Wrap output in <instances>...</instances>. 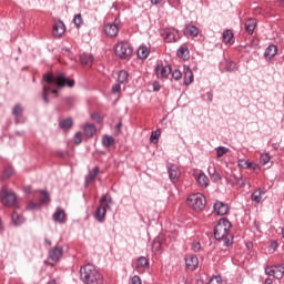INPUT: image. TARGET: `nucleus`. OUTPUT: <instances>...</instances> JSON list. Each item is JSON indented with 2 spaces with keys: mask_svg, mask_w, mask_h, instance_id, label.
Masks as SVG:
<instances>
[{
  "mask_svg": "<svg viewBox=\"0 0 284 284\" xmlns=\"http://www.w3.org/2000/svg\"><path fill=\"white\" fill-rule=\"evenodd\" d=\"M27 207L28 210H41V204L31 201L28 203Z\"/></svg>",
  "mask_w": 284,
  "mask_h": 284,
  "instance_id": "de8ad7c7",
  "label": "nucleus"
},
{
  "mask_svg": "<svg viewBox=\"0 0 284 284\" xmlns=\"http://www.w3.org/2000/svg\"><path fill=\"white\" fill-rule=\"evenodd\" d=\"M178 57L180 59H184V61L190 59V50L187 49V47L185 45L180 47L178 49Z\"/></svg>",
  "mask_w": 284,
  "mask_h": 284,
  "instance_id": "c85d7f7f",
  "label": "nucleus"
},
{
  "mask_svg": "<svg viewBox=\"0 0 284 284\" xmlns=\"http://www.w3.org/2000/svg\"><path fill=\"white\" fill-rule=\"evenodd\" d=\"M14 174V169L12 166H7L1 175V181H6L8 179H10V176H12Z\"/></svg>",
  "mask_w": 284,
  "mask_h": 284,
  "instance_id": "473e14b6",
  "label": "nucleus"
},
{
  "mask_svg": "<svg viewBox=\"0 0 284 284\" xmlns=\"http://www.w3.org/2000/svg\"><path fill=\"white\" fill-rule=\"evenodd\" d=\"M43 80L47 83L42 87V99L44 103H50V93L55 97L59 94V90H57V88H65V85H68V88H74V80H69L63 75L53 78L52 74L44 73Z\"/></svg>",
  "mask_w": 284,
  "mask_h": 284,
  "instance_id": "f257e3e1",
  "label": "nucleus"
},
{
  "mask_svg": "<svg viewBox=\"0 0 284 284\" xmlns=\"http://www.w3.org/2000/svg\"><path fill=\"white\" fill-rule=\"evenodd\" d=\"M195 179L201 187L210 186V178H207V175H205L203 171H200Z\"/></svg>",
  "mask_w": 284,
  "mask_h": 284,
  "instance_id": "f3484780",
  "label": "nucleus"
},
{
  "mask_svg": "<svg viewBox=\"0 0 284 284\" xmlns=\"http://www.w3.org/2000/svg\"><path fill=\"white\" fill-rule=\"evenodd\" d=\"M122 126H123V124L120 122V123H118V124L115 125V129H116V130H121Z\"/></svg>",
  "mask_w": 284,
  "mask_h": 284,
  "instance_id": "69168bd1",
  "label": "nucleus"
},
{
  "mask_svg": "<svg viewBox=\"0 0 284 284\" xmlns=\"http://www.w3.org/2000/svg\"><path fill=\"white\" fill-rule=\"evenodd\" d=\"M185 266L186 270L194 272V270L199 267V257H196V255H187L185 257Z\"/></svg>",
  "mask_w": 284,
  "mask_h": 284,
  "instance_id": "4468645a",
  "label": "nucleus"
},
{
  "mask_svg": "<svg viewBox=\"0 0 284 284\" xmlns=\"http://www.w3.org/2000/svg\"><path fill=\"white\" fill-rule=\"evenodd\" d=\"M184 34H189V37H199V29L194 24H186Z\"/></svg>",
  "mask_w": 284,
  "mask_h": 284,
  "instance_id": "a878e982",
  "label": "nucleus"
},
{
  "mask_svg": "<svg viewBox=\"0 0 284 284\" xmlns=\"http://www.w3.org/2000/svg\"><path fill=\"white\" fill-rule=\"evenodd\" d=\"M112 205V195L103 194L100 199V206L97 209L94 217L99 223H103L108 210Z\"/></svg>",
  "mask_w": 284,
  "mask_h": 284,
  "instance_id": "7ed1b4c3",
  "label": "nucleus"
},
{
  "mask_svg": "<svg viewBox=\"0 0 284 284\" xmlns=\"http://www.w3.org/2000/svg\"><path fill=\"white\" fill-rule=\"evenodd\" d=\"M136 270L145 272V270H150V261L148 257L140 256L136 261Z\"/></svg>",
  "mask_w": 284,
  "mask_h": 284,
  "instance_id": "a211bd4d",
  "label": "nucleus"
},
{
  "mask_svg": "<svg viewBox=\"0 0 284 284\" xmlns=\"http://www.w3.org/2000/svg\"><path fill=\"white\" fill-rule=\"evenodd\" d=\"M194 82V73L192 72V69H190L189 65H184V84L190 85Z\"/></svg>",
  "mask_w": 284,
  "mask_h": 284,
  "instance_id": "6ab92c4d",
  "label": "nucleus"
},
{
  "mask_svg": "<svg viewBox=\"0 0 284 284\" xmlns=\"http://www.w3.org/2000/svg\"><path fill=\"white\" fill-rule=\"evenodd\" d=\"M150 54V49H148L145 45H140L138 49V57L139 59H148Z\"/></svg>",
  "mask_w": 284,
  "mask_h": 284,
  "instance_id": "2f4dec72",
  "label": "nucleus"
},
{
  "mask_svg": "<svg viewBox=\"0 0 284 284\" xmlns=\"http://www.w3.org/2000/svg\"><path fill=\"white\" fill-rule=\"evenodd\" d=\"M12 115L16 119V123H19L17 119H21V116H23V106L21 105V103H18L13 106Z\"/></svg>",
  "mask_w": 284,
  "mask_h": 284,
  "instance_id": "b1692460",
  "label": "nucleus"
},
{
  "mask_svg": "<svg viewBox=\"0 0 284 284\" xmlns=\"http://www.w3.org/2000/svg\"><path fill=\"white\" fill-rule=\"evenodd\" d=\"M245 30L248 34H254V30H256V19L250 18L245 22Z\"/></svg>",
  "mask_w": 284,
  "mask_h": 284,
  "instance_id": "412c9836",
  "label": "nucleus"
},
{
  "mask_svg": "<svg viewBox=\"0 0 284 284\" xmlns=\"http://www.w3.org/2000/svg\"><path fill=\"white\" fill-rule=\"evenodd\" d=\"M102 145L104 148H112L114 145V139L111 135H103Z\"/></svg>",
  "mask_w": 284,
  "mask_h": 284,
  "instance_id": "72a5a7b5",
  "label": "nucleus"
},
{
  "mask_svg": "<svg viewBox=\"0 0 284 284\" xmlns=\"http://www.w3.org/2000/svg\"><path fill=\"white\" fill-rule=\"evenodd\" d=\"M237 165L243 170H250V168H252V162H250V160H239Z\"/></svg>",
  "mask_w": 284,
  "mask_h": 284,
  "instance_id": "ea45409f",
  "label": "nucleus"
},
{
  "mask_svg": "<svg viewBox=\"0 0 284 284\" xmlns=\"http://www.w3.org/2000/svg\"><path fill=\"white\" fill-rule=\"evenodd\" d=\"M265 284H274V282L272 281V278L267 277V278L265 280Z\"/></svg>",
  "mask_w": 284,
  "mask_h": 284,
  "instance_id": "0e129e2a",
  "label": "nucleus"
},
{
  "mask_svg": "<svg viewBox=\"0 0 284 284\" xmlns=\"http://www.w3.org/2000/svg\"><path fill=\"white\" fill-rule=\"evenodd\" d=\"M73 125H74V121L72 120V118H67L59 122L60 130H72Z\"/></svg>",
  "mask_w": 284,
  "mask_h": 284,
  "instance_id": "4be33fe9",
  "label": "nucleus"
},
{
  "mask_svg": "<svg viewBox=\"0 0 284 284\" xmlns=\"http://www.w3.org/2000/svg\"><path fill=\"white\" fill-rule=\"evenodd\" d=\"M53 221H55V223H63L65 221V211H63L61 207H58L53 213Z\"/></svg>",
  "mask_w": 284,
  "mask_h": 284,
  "instance_id": "aec40b11",
  "label": "nucleus"
},
{
  "mask_svg": "<svg viewBox=\"0 0 284 284\" xmlns=\"http://www.w3.org/2000/svg\"><path fill=\"white\" fill-rule=\"evenodd\" d=\"M104 33L106 37H110L111 39H114L119 34V26L115 23H108L104 26Z\"/></svg>",
  "mask_w": 284,
  "mask_h": 284,
  "instance_id": "2eb2a0df",
  "label": "nucleus"
},
{
  "mask_svg": "<svg viewBox=\"0 0 284 284\" xmlns=\"http://www.w3.org/2000/svg\"><path fill=\"white\" fill-rule=\"evenodd\" d=\"M153 88L155 92H159V90H161V87L156 82L153 83Z\"/></svg>",
  "mask_w": 284,
  "mask_h": 284,
  "instance_id": "bf43d9fd",
  "label": "nucleus"
},
{
  "mask_svg": "<svg viewBox=\"0 0 284 284\" xmlns=\"http://www.w3.org/2000/svg\"><path fill=\"white\" fill-rule=\"evenodd\" d=\"M169 179L172 183H179V179H181V169L176 164H168L166 166Z\"/></svg>",
  "mask_w": 284,
  "mask_h": 284,
  "instance_id": "9d476101",
  "label": "nucleus"
},
{
  "mask_svg": "<svg viewBox=\"0 0 284 284\" xmlns=\"http://www.w3.org/2000/svg\"><path fill=\"white\" fill-rule=\"evenodd\" d=\"M226 72H234V70H239L236 62H229L225 67Z\"/></svg>",
  "mask_w": 284,
  "mask_h": 284,
  "instance_id": "49530a36",
  "label": "nucleus"
},
{
  "mask_svg": "<svg viewBox=\"0 0 284 284\" xmlns=\"http://www.w3.org/2000/svg\"><path fill=\"white\" fill-rule=\"evenodd\" d=\"M80 280L83 284H102L103 275L93 264H87L80 267Z\"/></svg>",
  "mask_w": 284,
  "mask_h": 284,
  "instance_id": "f03ea898",
  "label": "nucleus"
},
{
  "mask_svg": "<svg viewBox=\"0 0 284 284\" xmlns=\"http://www.w3.org/2000/svg\"><path fill=\"white\" fill-rule=\"evenodd\" d=\"M65 33V24L63 21H58L53 26V36L60 38Z\"/></svg>",
  "mask_w": 284,
  "mask_h": 284,
  "instance_id": "dca6fc26",
  "label": "nucleus"
},
{
  "mask_svg": "<svg viewBox=\"0 0 284 284\" xmlns=\"http://www.w3.org/2000/svg\"><path fill=\"white\" fill-rule=\"evenodd\" d=\"M162 37L166 43H176V40L180 39L179 31L174 28H166L162 31Z\"/></svg>",
  "mask_w": 284,
  "mask_h": 284,
  "instance_id": "1a4fd4ad",
  "label": "nucleus"
},
{
  "mask_svg": "<svg viewBox=\"0 0 284 284\" xmlns=\"http://www.w3.org/2000/svg\"><path fill=\"white\" fill-rule=\"evenodd\" d=\"M47 284H57V280H51Z\"/></svg>",
  "mask_w": 284,
  "mask_h": 284,
  "instance_id": "338daca9",
  "label": "nucleus"
},
{
  "mask_svg": "<svg viewBox=\"0 0 284 284\" xmlns=\"http://www.w3.org/2000/svg\"><path fill=\"white\" fill-rule=\"evenodd\" d=\"M73 23L77 28H81V26H83V17L81 13L74 16Z\"/></svg>",
  "mask_w": 284,
  "mask_h": 284,
  "instance_id": "a19ab883",
  "label": "nucleus"
},
{
  "mask_svg": "<svg viewBox=\"0 0 284 284\" xmlns=\"http://www.w3.org/2000/svg\"><path fill=\"white\" fill-rule=\"evenodd\" d=\"M159 136H161V131H153L150 136L151 143H159Z\"/></svg>",
  "mask_w": 284,
  "mask_h": 284,
  "instance_id": "a18cd8bd",
  "label": "nucleus"
},
{
  "mask_svg": "<svg viewBox=\"0 0 284 284\" xmlns=\"http://www.w3.org/2000/svg\"><path fill=\"white\" fill-rule=\"evenodd\" d=\"M73 141L75 145H81V143H83V133L77 132L73 136Z\"/></svg>",
  "mask_w": 284,
  "mask_h": 284,
  "instance_id": "c03bdc74",
  "label": "nucleus"
},
{
  "mask_svg": "<svg viewBox=\"0 0 284 284\" xmlns=\"http://www.w3.org/2000/svg\"><path fill=\"white\" fill-rule=\"evenodd\" d=\"M227 152H230L229 148H225V146L216 148V155L219 159H221V156H223L224 154H227Z\"/></svg>",
  "mask_w": 284,
  "mask_h": 284,
  "instance_id": "79ce46f5",
  "label": "nucleus"
},
{
  "mask_svg": "<svg viewBox=\"0 0 284 284\" xmlns=\"http://www.w3.org/2000/svg\"><path fill=\"white\" fill-rule=\"evenodd\" d=\"M155 74H156L158 79H168V77H170V74H172V67L158 64L155 67Z\"/></svg>",
  "mask_w": 284,
  "mask_h": 284,
  "instance_id": "9b49d317",
  "label": "nucleus"
},
{
  "mask_svg": "<svg viewBox=\"0 0 284 284\" xmlns=\"http://www.w3.org/2000/svg\"><path fill=\"white\" fill-rule=\"evenodd\" d=\"M189 207H192L195 212H201V210L205 209V205L207 204V200L205 199V195L202 193H194L189 195L187 197Z\"/></svg>",
  "mask_w": 284,
  "mask_h": 284,
  "instance_id": "39448f33",
  "label": "nucleus"
},
{
  "mask_svg": "<svg viewBox=\"0 0 284 284\" xmlns=\"http://www.w3.org/2000/svg\"><path fill=\"white\" fill-rule=\"evenodd\" d=\"M91 119L97 123H103V118H101V115H99L98 113L91 114Z\"/></svg>",
  "mask_w": 284,
  "mask_h": 284,
  "instance_id": "8fccbe9b",
  "label": "nucleus"
},
{
  "mask_svg": "<svg viewBox=\"0 0 284 284\" xmlns=\"http://www.w3.org/2000/svg\"><path fill=\"white\" fill-rule=\"evenodd\" d=\"M276 52H278V49L276 48V45L271 44L266 48L264 52V57L265 59H274V57H276Z\"/></svg>",
  "mask_w": 284,
  "mask_h": 284,
  "instance_id": "5701e85b",
  "label": "nucleus"
},
{
  "mask_svg": "<svg viewBox=\"0 0 284 284\" xmlns=\"http://www.w3.org/2000/svg\"><path fill=\"white\" fill-rule=\"evenodd\" d=\"M84 134L88 139H92L97 134V126L94 124H87L84 126Z\"/></svg>",
  "mask_w": 284,
  "mask_h": 284,
  "instance_id": "cd10ccee",
  "label": "nucleus"
},
{
  "mask_svg": "<svg viewBox=\"0 0 284 284\" xmlns=\"http://www.w3.org/2000/svg\"><path fill=\"white\" fill-rule=\"evenodd\" d=\"M134 49L130 42L121 41L114 45V53L119 57V59H130Z\"/></svg>",
  "mask_w": 284,
  "mask_h": 284,
  "instance_id": "423d86ee",
  "label": "nucleus"
},
{
  "mask_svg": "<svg viewBox=\"0 0 284 284\" xmlns=\"http://www.w3.org/2000/svg\"><path fill=\"white\" fill-rule=\"evenodd\" d=\"M263 194H265V191H262L261 189L255 190L251 194V201H253L254 203H261L263 201Z\"/></svg>",
  "mask_w": 284,
  "mask_h": 284,
  "instance_id": "393cba45",
  "label": "nucleus"
},
{
  "mask_svg": "<svg viewBox=\"0 0 284 284\" xmlns=\"http://www.w3.org/2000/svg\"><path fill=\"white\" fill-rule=\"evenodd\" d=\"M152 6H159L163 0H150Z\"/></svg>",
  "mask_w": 284,
  "mask_h": 284,
  "instance_id": "052dcab7",
  "label": "nucleus"
},
{
  "mask_svg": "<svg viewBox=\"0 0 284 284\" xmlns=\"http://www.w3.org/2000/svg\"><path fill=\"white\" fill-rule=\"evenodd\" d=\"M40 203H50V193H48V191L42 190L40 191Z\"/></svg>",
  "mask_w": 284,
  "mask_h": 284,
  "instance_id": "58836bf2",
  "label": "nucleus"
},
{
  "mask_svg": "<svg viewBox=\"0 0 284 284\" xmlns=\"http://www.w3.org/2000/svg\"><path fill=\"white\" fill-rule=\"evenodd\" d=\"M183 77V73H181V70L175 69L172 72V78L174 79V81H180V79Z\"/></svg>",
  "mask_w": 284,
  "mask_h": 284,
  "instance_id": "09e8293b",
  "label": "nucleus"
},
{
  "mask_svg": "<svg viewBox=\"0 0 284 284\" xmlns=\"http://www.w3.org/2000/svg\"><path fill=\"white\" fill-rule=\"evenodd\" d=\"M131 284H141V277L139 275H134L131 278Z\"/></svg>",
  "mask_w": 284,
  "mask_h": 284,
  "instance_id": "5fc2aeb1",
  "label": "nucleus"
},
{
  "mask_svg": "<svg viewBox=\"0 0 284 284\" xmlns=\"http://www.w3.org/2000/svg\"><path fill=\"white\" fill-rule=\"evenodd\" d=\"M70 52V49L68 48H62V54H68Z\"/></svg>",
  "mask_w": 284,
  "mask_h": 284,
  "instance_id": "680f3d73",
  "label": "nucleus"
},
{
  "mask_svg": "<svg viewBox=\"0 0 284 284\" xmlns=\"http://www.w3.org/2000/svg\"><path fill=\"white\" fill-rule=\"evenodd\" d=\"M128 71L121 70L118 74V81L119 83H128Z\"/></svg>",
  "mask_w": 284,
  "mask_h": 284,
  "instance_id": "e433bc0d",
  "label": "nucleus"
},
{
  "mask_svg": "<svg viewBox=\"0 0 284 284\" xmlns=\"http://www.w3.org/2000/svg\"><path fill=\"white\" fill-rule=\"evenodd\" d=\"M169 6H171V8H179L181 0H169Z\"/></svg>",
  "mask_w": 284,
  "mask_h": 284,
  "instance_id": "603ef678",
  "label": "nucleus"
},
{
  "mask_svg": "<svg viewBox=\"0 0 284 284\" xmlns=\"http://www.w3.org/2000/svg\"><path fill=\"white\" fill-rule=\"evenodd\" d=\"M221 241H223L224 247H231V245L234 243V236L230 233L229 235L221 239Z\"/></svg>",
  "mask_w": 284,
  "mask_h": 284,
  "instance_id": "f704fd0d",
  "label": "nucleus"
},
{
  "mask_svg": "<svg viewBox=\"0 0 284 284\" xmlns=\"http://www.w3.org/2000/svg\"><path fill=\"white\" fill-rule=\"evenodd\" d=\"M192 250H193V252H200L201 251V243L194 242L192 244Z\"/></svg>",
  "mask_w": 284,
  "mask_h": 284,
  "instance_id": "864d4df0",
  "label": "nucleus"
},
{
  "mask_svg": "<svg viewBox=\"0 0 284 284\" xmlns=\"http://www.w3.org/2000/svg\"><path fill=\"white\" fill-rule=\"evenodd\" d=\"M280 8H284V0H277Z\"/></svg>",
  "mask_w": 284,
  "mask_h": 284,
  "instance_id": "e2e57ef3",
  "label": "nucleus"
},
{
  "mask_svg": "<svg viewBox=\"0 0 284 284\" xmlns=\"http://www.w3.org/2000/svg\"><path fill=\"white\" fill-rule=\"evenodd\" d=\"M213 210L219 216H225V214L230 212V206L221 201H217L214 203Z\"/></svg>",
  "mask_w": 284,
  "mask_h": 284,
  "instance_id": "ddd939ff",
  "label": "nucleus"
},
{
  "mask_svg": "<svg viewBox=\"0 0 284 284\" xmlns=\"http://www.w3.org/2000/svg\"><path fill=\"white\" fill-rule=\"evenodd\" d=\"M0 199L6 207H14L17 205V194L6 187L0 191Z\"/></svg>",
  "mask_w": 284,
  "mask_h": 284,
  "instance_id": "0eeeda50",
  "label": "nucleus"
},
{
  "mask_svg": "<svg viewBox=\"0 0 284 284\" xmlns=\"http://www.w3.org/2000/svg\"><path fill=\"white\" fill-rule=\"evenodd\" d=\"M272 156H270V153H264L261 154L260 156V162L262 163V165H267V163H270Z\"/></svg>",
  "mask_w": 284,
  "mask_h": 284,
  "instance_id": "37998d69",
  "label": "nucleus"
},
{
  "mask_svg": "<svg viewBox=\"0 0 284 284\" xmlns=\"http://www.w3.org/2000/svg\"><path fill=\"white\" fill-rule=\"evenodd\" d=\"M231 229H232V223H230V220L222 217L214 227V236L216 241H221V239H225V236L230 234Z\"/></svg>",
  "mask_w": 284,
  "mask_h": 284,
  "instance_id": "20e7f679",
  "label": "nucleus"
},
{
  "mask_svg": "<svg viewBox=\"0 0 284 284\" xmlns=\"http://www.w3.org/2000/svg\"><path fill=\"white\" fill-rule=\"evenodd\" d=\"M207 171H209L210 176L212 178V180L215 183L221 181V174H219V172H216V169L209 168Z\"/></svg>",
  "mask_w": 284,
  "mask_h": 284,
  "instance_id": "c9c22d12",
  "label": "nucleus"
},
{
  "mask_svg": "<svg viewBox=\"0 0 284 284\" xmlns=\"http://www.w3.org/2000/svg\"><path fill=\"white\" fill-rule=\"evenodd\" d=\"M99 172L100 169L99 166H95L92 171H90L88 173V175L85 176V182L87 183H92V181H94V179H97V176H99Z\"/></svg>",
  "mask_w": 284,
  "mask_h": 284,
  "instance_id": "c756f323",
  "label": "nucleus"
},
{
  "mask_svg": "<svg viewBox=\"0 0 284 284\" xmlns=\"http://www.w3.org/2000/svg\"><path fill=\"white\" fill-rule=\"evenodd\" d=\"M264 272L267 276H273V278H277L281 281L284 276V266L283 265H267L264 268Z\"/></svg>",
  "mask_w": 284,
  "mask_h": 284,
  "instance_id": "6e6552de",
  "label": "nucleus"
},
{
  "mask_svg": "<svg viewBox=\"0 0 284 284\" xmlns=\"http://www.w3.org/2000/svg\"><path fill=\"white\" fill-rule=\"evenodd\" d=\"M23 216L19 215L17 211L12 213V222L14 223V225H21L23 224Z\"/></svg>",
  "mask_w": 284,
  "mask_h": 284,
  "instance_id": "4c0bfd02",
  "label": "nucleus"
},
{
  "mask_svg": "<svg viewBox=\"0 0 284 284\" xmlns=\"http://www.w3.org/2000/svg\"><path fill=\"white\" fill-rule=\"evenodd\" d=\"M154 252H161V242L156 241L153 243Z\"/></svg>",
  "mask_w": 284,
  "mask_h": 284,
  "instance_id": "6e6d98bb",
  "label": "nucleus"
},
{
  "mask_svg": "<svg viewBox=\"0 0 284 284\" xmlns=\"http://www.w3.org/2000/svg\"><path fill=\"white\" fill-rule=\"evenodd\" d=\"M182 281L184 282V284H187V278L185 276L182 277Z\"/></svg>",
  "mask_w": 284,
  "mask_h": 284,
  "instance_id": "774afa93",
  "label": "nucleus"
},
{
  "mask_svg": "<svg viewBox=\"0 0 284 284\" xmlns=\"http://www.w3.org/2000/svg\"><path fill=\"white\" fill-rule=\"evenodd\" d=\"M80 61L82 65H92L94 58L90 53H83L80 55Z\"/></svg>",
  "mask_w": 284,
  "mask_h": 284,
  "instance_id": "bb28decb",
  "label": "nucleus"
},
{
  "mask_svg": "<svg viewBox=\"0 0 284 284\" xmlns=\"http://www.w3.org/2000/svg\"><path fill=\"white\" fill-rule=\"evenodd\" d=\"M64 101H65L67 105H69V108H72V105H74L73 98H65Z\"/></svg>",
  "mask_w": 284,
  "mask_h": 284,
  "instance_id": "4d7b16f0",
  "label": "nucleus"
},
{
  "mask_svg": "<svg viewBox=\"0 0 284 284\" xmlns=\"http://www.w3.org/2000/svg\"><path fill=\"white\" fill-rule=\"evenodd\" d=\"M207 101L212 102V99H214V94L212 92H206Z\"/></svg>",
  "mask_w": 284,
  "mask_h": 284,
  "instance_id": "13d9d810",
  "label": "nucleus"
},
{
  "mask_svg": "<svg viewBox=\"0 0 284 284\" xmlns=\"http://www.w3.org/2000/svg\"><path fill=\"white\" fill-rule=\"evenodd\" d=\"M223 43H232V39H234V32L232 30L226 29L222 34Z\"/></svg>",
  "mask_w": 284,
  "mask_h": 284,
  "instance_id": "7c9ffc66",
  "label": "nucleus"
},
{
  "mask_svg": "<svg viewBox=\"0 0 284 284\" xmlns=\"http://www.w3.org/2000/svg\"><path fill=\"white\" fill-rule=\"evenodd\" d=\"M111 92H112L113 94H119V93L121 92V84H120V83L114 84V85L112 87V89H111Z\"/></svg>",
  "mask_w": 284,
  "mask_h": 284,
  "instance_id": "3c124183",
  "label": "nucleus"
},
{
  "mask_svg": "<svg viewBox=\"0 0 284 284\" xmlns=\"http://www.w3.org/2000/svg\"><path fill=\"white\" fill-rule=\"evenodd\" d=\"M63 257V246H54L51 251H49V258L53 261V263H59Z\"/></svg>",
  "mask_w": 284,
  "mask_h": 284,
  "instance_id": "f8f14e48",
  "label": "nucleus"
}]
</instances>
